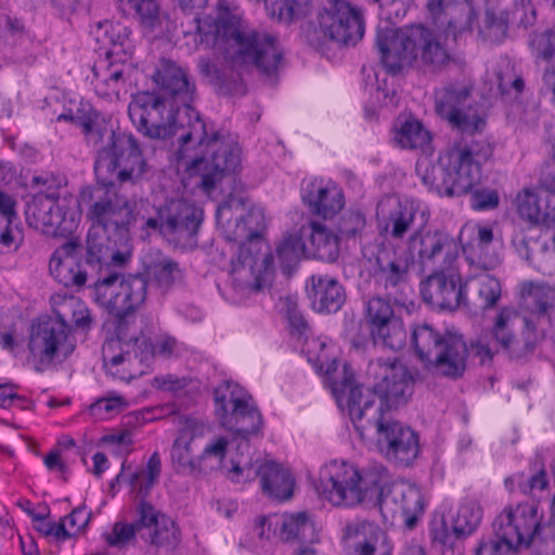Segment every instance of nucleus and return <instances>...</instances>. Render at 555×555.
<instances>
[{
  "label": "nucleus",
  "instance_id": "obj_1",
  "mask_svg": "<svg viewBox=\"0 0 555 555\" xmlns=\"http://www.w3.org/2000/svg\"><path fill=\"white\" fill-rule=\"evenodd\" d=\"M154 81L168 98L154 92L133 94L128 104L129 117L138 131L151 139L177 135V158H186L192 139L205 137V121L192 106L195 82L188 69L170 60L160 62Z\"/></svg>",
  "mask_w": 555,
  "mask_h": 555
},
{
  "label": "nucleus",
  "instance_id": "obj_2",
  "mask_svg": "<svg viewBox=\"0 0 555 555\" xmlns=\"http://www.w3.org/2000/svg\"><path fill=\"white\" fill-rule=\"evenodd\" d=\"M317 491L334 506L353 507L365 501L378 504L385 517L400 516L413 528L424 512L420 489L406 481L385 485L373 472L362 474L347 461L325 463L315 482Z\"/></svg>",
  "mask_w": 555,
  "mask_h": 555
},
{
  "label": "nucleus",
  "instance_id": "obj_3",
  "mask_svg": "<svg viewBox=\"0 0 555 555\" xmlns=\"http://www.w3.org/2000/svg\"><path fill=\"white\" fill-rule=\"evenodd\" d=\"M79 204L91 222L87 236V262L106 261L125 264L128 256L118 249L129 238L130 229H144L145 212L154 207L142 198H128L113 184L87 186L81 190Z\"/></svg>",
  "mask_w": 555,
  "mask_h": 555
},
{
  "label": "nucleus",
  "instance_id": "obj_4",
  "mask_svg": "<svg viewBox=\"0 0 555 555\" xmlns=\"http://www.w3.org/2000/svg\"><path fill=\"white\" fill-rule=\"evenodd\" d=\"M85 115L78 116L79 128L88 145L96 147L94 172L98 179L115 177L120 184H137L150 171L141 146L132 133L116 132L111 118L85 103Z\"/></svg>",
  "mask_w": 555,
  "mask_h": 555
},
{
  "label": "nucleus",
  "instance_id": "obj_5",
  "mask_svg": "<svg viewBox=\"0 0 555 555\" xmlns=\"http://www.w3.org/2000/svg\"><path fill=\"white\" fill-rule=\"evenodd\" d=\"M215 39L223 47L233 65L253 66L271 81L284 65L278 38L263 30L244 27L242 18L228 0L217 3Z\"/></svg>",
  "mask_w": 555,
  "mask_h": 555
},
{
  "label": "nucleus",
  "instance_id": "obj_6",
  "mask_svg": "<svg viewBox=\"0 0 555 555\" xmlns=\"http://www.w3.org/2000/svg\"><path fill=\"white\" fill-rule=\"evenodd\" d=\"M493 145L483 137H463L448 147L439 163H417L424 185L439 196L455 197L469 193L479 183L482 166L492 157Z\"/></svg>",
  "mask_w": 555,
  "mask_h": 555
},
{
  "label": "nucleus",
  "instance_id": "obj_7",
  "mask_svg": "<svg viewBox=\"0 0 555 555\" xmlns=\"http://www.w3.org/2000/svg\"><path fill=\"white\" fill-rule=\"evenodd\" d=\"M447 37L422 25L409 29L377 28L376 47L380 62L392 75L413 61H420L424 72L438 74L454 61L446 44Z\"/></svg>",
  "mask_w": 555,
  "mask_h": 555
},
{
  "label": "nucleus",
  "instance_id": "obj_8",
  "mask_svg": "<svg viewBox=\"0 0 555 555\" xmlns=\"http://www.w3.org/2000/svg\"><path fill=\"white\" fill-rule=\"evenodd\" d=\"M374 403L375 397L369 389L351 391L348 412L356 430L363 436L364 430L375 428L378 444L389 461L401 466L412 464L420 453L418 435L382 413V406Z\"/></svg>",
  "mask_w": 555,
  "mask_h": 555
},
{
  "label": "nucleus",
  "instance_id": "obj_9",
  "mask_svg": "<svg viewBox=\"0 0 555 555\" xmlns=\"http://www.w3.org/2000/svg\"><path fill=\"white\" fill-rule=\"evenodd\" d=\"M370 372L376 377H382L373 388L353 385L354 376L351 369L346 363L340 367L337 360H332L325 369V378L339 404L346 400L348 406V398L356 389H369L375 397V406H382V413H385V406L390 410L406 403L413 391V378L405 365L396 359H378L370 363Z\"/></svg>",
  "mask_w": 555,
  "mask_h": 555
},
{
  "label": "nucleus",
  "instance_id": "obj_10",
  "mask_svg": "<svg viewBox=\"0 0 555 555\" xmlns=\"http://www.w3.org/2000/svg\"><path fill=\"white\" fill-rule=\"evenodd\" d=\"M411 344L427 370L452 379L463 376L468 350L461 335L440 333L427 323L417 324L413 327Z\"/></svg>",
  "mask_w": 555,
  "mask_h": 555
},
{
  "label": "nucleus",
  "instance_id": "obj_11",
  "mask_svg": "<svg viewBox=\"0 0 555 555\" xmlns=\"http://www.w3.org/2000/svg\"><path fill=\"white\" fill-rule=\"evenodd\" d=\"M189 157L180 159L185 163L186 170L201 172V188L209 193L225 173L234 172L241 164V149L229 134L221 132L208 134L205 126L203 140L192 139L189 144Z\"/></svg>",
  "mask_w": 555,
  "mask_h": 555
},
{
  "label": "nucleus",
  "instance_id": "obj_12",
  "mask_svg": "<svg viewBox=\"0 0 555 555\" xmlns=\"http://www.w3.org/2000/svg\"><path fill=\"white\" fill-rule=\"evenodd\" d=\"M542 516L538 505L518 504L505 508L493 521L494 538L481 540L475 555H508L529 546L540 531Z\"/></svg>",
  "mask_w": 555,
  "mask_h": 555
},
{
  "label": "nucleus",
  "instance_id": "obj_13",
  "mask_svg": "<svg viewBox=\"0 0 555 555\" xmlns=\"http://www.w3.org/2000/svg\"><path fill=\"white\" fill-rule=\"evenodd\" d=\"M98 264L99 276L94 282V298L99 305L118 318H124L145 302L149 283L144 274L122 276L112 268V264L117 266L114 261Z\"/></svg>",
  "mask_w": 555,
  "mask_h": 555
},
{
  "label": "nucleus",
  "instance_id": "obj_14",
  "mask_svg": "<svg viewBox=\"0 0 555 555\" xmlns=\"http://www.w3.org/2000/svg\"><path fill=\"white\" fill-rule=\"evenodd\" d=\"M319 30L309 31L308 42L321 49L325 41L340 47H353L364 36L365 22L357 0H326L318 15Z\"/></svg>",
  "mask_w": 555,
  "mask_h": 555
},
{
  "label": "nucleus",
  "instance_id": "obj_15",
  "mask_svg": "<svg viewBox=\"0 0 555 555\" xmlns=\"http://www.w3.org/2000/svg\"><path fill=\"white\" fill-rule=\"evenodd\" d=\"M75 348V338L64 317L59 314L31 325L28 350L37 372L65 362Z\"/></svg>",
  "mask_w": 555,
  "mask_h": 555
},
{
  "label": "nucleus",
  "instance_id": "obj_16",
  "mask_svg": "<svg viewBox=\"0 0 555 555\" xmlns=\"http://www.w3.org/2000/svg\"><path fill=\"white\" fill-rule=\"evenodd\" d=\"M214 399L216 414L227 430L243 438L261 430L263 420L259 410L251 402V397L236 384L223 383L215 389Z\"/></svg>",
  "mask_w": 555,
  "mask_h": 555
},
{
  "label": "nucleus",
  "instance_id": "obj_17",
  "mask_svg": "<svg viewBox=\"0 0 555 555\" xmlns=\"http://www.w3.org/2000/svg\"><path fill=\"white\" fill-rule=\"evenodd\" d=\"M473 86L450 83L435 92V112L450 128L475 135L486 127V117L472 104Z\"/></svg>",
  "mask_w": 555,
  "mask_h": 555
},
{
  "label": "nucleus",
  "instance_id": "obj_18",
  "mask_svg": "<svg viewBox=\"0 0 555 555\" xmlns=\"http://www.w3.org/2000/svg\"><path fill=\"white\" fill-rule=\"evenodd\" d=\"M201 216L192 203L175 199L157 210L156 217L145 212L144 229L158 230L170 243L181 248H191L196 244V234Z\"/></svg>",
  "mask_w": 555,
  "mask_h": 555
},
{
  "label": "nucleus",
  "instance_id": "obj_19",
  "mask_svg": "<svg viewBox=\"0 0 555 555\" xmlns=\"http://www.w3.org/2000/svg\"><path fill=\"white\" fill-rule=\"evenodd\" d=\"M128 5L141 17L144 27L153 34L155 38H166L171 40L179 35L188 36L193 31H199V18L195 13H189V10L160 11L156 0H118Z\"/></svg>",
  "mask_w": 555,
  "mask_h": 555
},
{
  "label": "nucleus",
  "instance_id": "obj_20",
  "mask_svg": "<svg viewBox=\"0 0 555 555\" xmlns=\"http://www.w3.org/2000/svg\"><path fill=\"white\" fill-rule=\"evenodd\" d=\"M230 474L235 482L259 478L262 492L272 500L281 502L293 496L295 480L287 468L275 462L233 463Z\"/></svg>",
  "mask_w": 555,
  "mask_h": 555
},
{
  "label": "nucleus",
  "instance_id": "obj_21",
  "mask_svg": "<svg viewBox=\"0 0 555 555\" xmlns=\"http://www.w3.org/2000/svg\"><path fill=\"white\" fill-rule=\"evenodd\" d=\"M177 435L170 449V460L177 473L201 475L199 455L194 456L192 443L204 438L209 425L203 420L191 415L173 417Z\"/></svg>",
  "mask_w": 555,
  "mask_h": 555
},
{
  "label": "nucleus",
  "instance_id": "obj_22",
  "mask_svg": "<svg viewBox=\"0 0 555 555\" xmlns=\"http://www.w3.org/2000/svg\"><path fill=\"white\" fill-rule=\"evenodd\" d=\"M408 251L416 257L423 268L452 264L457 258L455 240L441 230L418 229L408 241Z\"/></svg>",
  "mask_w": 555,
  "mask_h": 555
},
{
  "label": "nucleus",
  "instance_id": "obj_23",
  "mask_svg": "<svg viewBox=\"0 0 555 555\" xmlns=\"http://www.w3.org/2000/svg\"><path fill=\"white\" fill-rule=\"evenodd\" d=\"M423 299L441 310H455L465 304V287L453 263L441 267L421 285Z\"/></svg>",
  "mask_w": 555,
  "mask_h": 555
},
{
  "label": "nucleus",
  "instance_id": "obj_24",
  "mask_svg": "<svg viewBox=\"0 0 555 555\" xmlns=\"http://www.w3.org/2000/svg\"><path fill=\"white\" fill-rule=\"evenodd\" d=\"M310 212L323 219L333 218L345 206L343 190L333 181L311 180L302 194Z\"/></svg>",
  "mask_w": 555,
  "mask_h": 555
},
{
  "label": "nucleus",
  "instance_id": "obj_25",
  "mask_svg": "<svg viewBox=\"0 0 555 555\" xmlns=\"http://www.w3.org/2000/svg\"><path fill=\"white\" fill-rule=\"evenodd\" d=\"M80 245L76 241H67L51 256L49 269L59 283L66 287H80L86 284L87 272L78 261Z\"/></svg>",
  "mask_w": 555,
  "mask_h": 555
},
{
  "label": "nucleus",
  "instance_id": "obj_26",
  "mask_svg": "<svg viewBox=\"0 0 555 555\" xmlns=\"http://www.w3.org/2000/svg\"><path fill=\"white\" fill-rule=\"evenodd\" d=\"M284 311L289 324L291 334L298 339H304L302 351L307 353L309 362L314 363L320 371L325 373L327 366V357L324 353L325 344L319 338L308 336L310 326L295 300L289 297L285 298Z\"/></svg>",
  "mask_w": 555,
  "mask_h": 555
},
{
  "label": "nucleus",
  "instance_id": "obj_27",
  "mask_svg": "<svg viewBox=\"0 0 555 555\" xmlns=\"http://www.w3.org/2000/svg\"><path fill=\"white\" fill-rule=\"evenodd\" d=\"M380 231L393 240H402L415 221V209L392 197L383 198L376 207Z\"/></svg>",
  "mask_w": 555,
  "mask_h": 555
},
{
  "label": "nucleus",
  "instance_id": "obj_28",
  "mask_svg": "<svg viewBox=\"0 0 555 555\" xmlns=\"http://www.w3.org/2000/svg\"><path fill=\"white\" fill-rule=\"evenodd\" d=\"M143 268L147 283L162 295L169 293L184 279V271L179 262L158 250L149 255Z\"/></svg>",
  "mask_w": 555,
  "mask_h": 555
},
{
  "label": "nucleus",
  "instance_id": "obj_29",
  "mask_svg": "<svg viewBox=\"0 0 555 555\" xmlns=\"http://www.w3.org/2000/svg\"><path fill=\"white\" fill-rule=\"evenodd\" d=\"M465 287V305L476 311H486L496 306L502 295L500 281L488 271L480 274L469 273Z\"/></svg>",
  "mask_w": 555,
  "mask_h": 555
},
{
  "label": "nucleus",
  "instance_id": "obj_30",
  "mask_svg": "<svg viewBox=\"0 0 555 555\" xmlns=\"http://www.w3.org/2000/svg\"><path fill=\"white\" fill-rule=\"evenodd\" d=\"M274 258L266 253L260 259L244 263L233 271L236 289L238 292L259 293L271 285L273 276Z\"/></svg>",
  "mask_w": 555,
  "mask_h": 555
},
{
  "label": "nucleus",
  "instance_id": "obj_31",
  "mask_svg": "<svg viewBox=\"0 0 555 555\" xmlns=\"http://www.w3.org/2000/svg\"><path fill=\"white\" fill-rule=\"evenodd\" d=\"M308 294L312 308L321 313L337 312L346 300L344 286L330 275L313 274Z\"/></svg>",
  "mask_w": 555,
  "mask_h": 555
},
{
  "label": "nucleus",
  "instance_id": "obj_32",
  "mask_svg": "<svg viewBox=\"0 0 555 555\" xmlns=\"http://www.w3.org/2000/svg\"><path fill=\"white\" fill-rule=\"evenodd\" d=\"M476 233V236L466 244H463V253L470 270L489 271L493 269L499 260L489 255L488 247L493 241V231L490 227L478 225L462 228L460 237L466 232Z\"/></svg>",
  "mask_w": 555,
  "mask_h": 555
},
{
  "label": "nucleus",
  "instance_id": "obj_33",
  "mask_svg": "<svg viewBox=\"0 0 555 555\" xmlns=\"http://www.w3.org/2000/svg\"><path fill=\"white\" fill-rule=\"evenodd\" d=\"M302 234L307 236V257L327 262L338 258L339 240L328 227L320 221H311L307 228H302Z\"/></svg>",
  "mask_w": 555,
  "mask_h": 555
},
{
  "label": "nucleus",
  "instance_id": "obj_34",
  "mask_svg": "<svg viewBox=\"0 0 555 555\" xmlns=\"http://www.w3.org/2000/svg\"><path fill=\"white\" fill-rule=\"evenodd\" d=\"M26 219L30 227L44 233L55 232L65 221L59 203L50 196L36 197L26 210Z\"/></svg>",
  "mask_w": 555,
  "mask_h": 555
},
{
  "label": "nucleus",
  "instance_id": "obj_35",
  "mask_svg": "<svg viewBox=\"0 0 555 555\" xmlns=\"http://www.w3.org/2000/svg\"><path fill=\"white\" fill-rule=\"evenodd\" d=\"M92 85L100 98L108 101L118 100L126 85L124 65L107 60L98 62L93 66Z\"/></svg>",
  "mask_w": 555,
  "mask_h": 555
},
{
  "label": "nucleus",
  "instance_id": "obj_36",
  "mask_svg": "<svg viewBox=\"0 0 555 555\" xmlns=\"http://www.w3.org/2000/svg\"><path fill=\"white\" fill-rule=\"evenodd\" d=\"M410 264L408 256L398 255L390 246H383L376 254L377 274L386 288L408 282Z\"/></svg>",
  "mask_w": 555,
  "mask_h": 555
},
{
  "label": "nucleus",
  "instance_id": "obj_37",
  "mask_svg": "<svg viewBox=\"0 0 555 555\" xmlns=\"http://www.w3.org/2000/svg\"><path fill=\"white\" fill-rule=\"evenodd\" d=\"M109 348L111 345L104 348V362L114 375L120 373L117 367L124 363L130 365L133 360H138L141 364H149L154 358V343L143 334L125 343L120 346V352L107 360L106 350Z\"/></svg>",
  "mask_w": 555,
  "mask_h": 555
},
{
  "label": "nucleus",
  "instance_id": "obj_38",
  "mask_svg": "<svg viewBox=\"0 0 555 555\" xmlns=\"http://www.w3.org/2000/svg\"><path fill=\"white\" fill-rule=\"evenodd\" d=\"M518 313L514 308L504 307L495 317L493 325V336L501 346L516 357H520L528 352H532L535 348V339H526L524 348H517V340L513 333L514 322L517 320Z\"/></svg>",
  "mask_w": 555,
  "mask_h": 555
},
{
  "label": "nucleus",
  "instance_id": "obj_39",
  "mask_svg": "<svg viewBox=\"0 0 555 555\" xmlns=\"http://www.w3.org/2000/svg\"><path fill=\"white\" fill-rule=\"evenodd\" d=\"M279 534L283 541L313 542L318 538L314 521L307 512L283 514Z\"/></svg>",
  "mask_w": 555,
  "mask_h": 555
},
{
  "label": "nucleus",
  "instance_id": "obj_40",
  "mask_svg": "<svg viewBox=\"0 0 555 555\" xmlns=\"http://www.w3.org/2000/svg\"><path fill=\"white\" fill-rule=\"evenodd\" d=\"M101 27H104L102 41L111 46L106 51L107 59L115 56L118 61L125 62L133 53L129 28L119 23H105Z\"/></svg>",
  "mask_w": 555,
  "mask_h": 555
},
{
  "label": "nucleus",
  "instance_id": "obj_41",
  "mask_svg": "<svg viewBox=\"0 0 555 555\" xmlns=\"http://www.w3.org/2000/svg\"><path fill=\"white\" fill-rule=\"evenodd\" d=\"M268 15L280 23L289 24L307 16L315 0H263Z\"/></svg>",
  "mask_w": 555,
  "mask_h": 555
},
{
  "label": "nucleus",
  "instance_id": "obj_42",
  "mask_svg": "<svg viewBox=\"0 0 555 555\" xmlns=\"http://www.w3.org/2000/svg\"><path fill=\"white\" fill-rule=\"evenodd\" d=\"M268 15L280 23L289 24L307 16L315 0H263Z\"/></svg>",
  "mask_w": 555,
  "mask_h": 555
},
{
  "label": "nucleus",
  "instance_id": "obj_43",
  "mask_svg": "<svg viewBox=\"0 0 555 555\" xmlns=\"http://www.w3.org/2000/svg\"><path fill=\"white\" fill-rule=\"evenodd\" d=\"M393 140L402 149L425 151L431 141L430 133L421 121L414 118L404 120L393 134Z\"/></svg>",
  "mask_w": 555,
  "mask_h": 555
},
{
  "label": "nucleus",
  "instance_id": "obj_44",
  "mask_svg": "<svg viewBox=\"0 0 555 555\" xmlns=\"http://www.w3.org/2000/svg\"><path fill=\"white\" fill-rule=\"evenodd\" d=\"M482 515L480 503L476 499L465 498L452 519L454 532L459 535H470L479 527Z\"/></svg>",
  "mask_w": 555,
  "mask_h": 555
},
{
  "label": "nucleus",
  "instance_id": "obj_45",
  "mask_svg": "<svg viewBox=\"0 0 555 555\" xmlns=\"http://www.w3.org/2000/svg\"><path fill=\"white\" fill-rule=\"evenodd\" d=\"M370 335L375 344H380L391 350H400L406 341V331L400 317L370 330Z\"/></svg>",
  "mask_w": 555,
  "mask_h": 555
},
{
  "label": "nucleus",
  "instance_id": "obj_46",
  "mask_svg": "<svg viewBox=\"0 0 555 555\" xmlns=\"http://www.w3.org/2000/svg\"><path fill=\"white\" fill-rule=\"evenodd\" d=\"M141 539L156 548L172 551L180 543V532L176 524L162 515L160 522L147 532H142Z\"/></svg>",
  "mask_w": 555,
  "mask_h": 555
},
{
  "label": "nucleus",
  "instance_id": "obj_47",
  "mask_svg": "<svg viewBox=\"0 0 555 555\" xmlns=\"http://www.w3.org/2000/svg\"><path fill=\"white\" fill-rule=\"evenodd\" d=\"M508 29V14L504 10L488 8L483 17L478 23V34L485 40L491 43L502 41Z\"/></svg>",
  "mask_w": 555,
  "mask_h": 555
},
{
  "label": "nucleus",
  "instance_id": "obj_48",
  "mask_svg": "<svg viewBox=\"0 0 555 555\" xmlns=\"http://www.w3.org/2000/svg\"><path fill=\"white\" fill-rule=\"evenodd\" d=\"M276 255L283 272L294 268L301 256L307 257L306 243L302 241V235L288 234L284 236L276 247Z\"/></svg>",
  "mask_w": 555,
  "mask_h": 555
},
{
  "label": "nucleus",
  "instance_id": "obj_49",
  "mask_svg": "<svg viewBox=\"0 0 555 555\" xmlns=\"http://www.w3.org/2000/svg\"><path fill=\"white\" fill-rule=\"evenodd\" d=\"M540 244L538 231L533 225L515 228L512 245L516 253L530 264L533 261L534 255H537Z\"/></svg>",
  "mask_w": 555,
  "mask_h": 555
},
{
  "label": "nucleus",
  "instance_id": "obj_50",
  "mask_svg": "<svg viewBox=\"0 0 555 555\" xmlns=\"http://www.w3.org/2000/svg\"><path fill=\"white\" fill-rule=\"evenodd\" d=\"M505 485L509 487L511 491L518 490L526 495H535L538 491H543L547 488L548 481L544 468H540L535 474L530 477L525 473H517L505 480Z\"/></svg>",
  "mask_w": 555,
  "mask_h": 555
},
{
  "label": "nucleus",
  "instance_id": "obj_51",
  "mask_svg": "<svg viewBox=\"0 0 555 555\" xmlns=\"http://www.w3.org/2000/svg\"><path fill=\"white\" fill-rule=\"evenodd\" d=\"M541 205V191L534 192L531 189L525 188L515 197L518 215L528 221L530 225L539 224Z\"/></svg>",
  "mask_w": 555,
  "mask_h": 555
},
{
  "label": "nucleus",
  "instance_id": "obj_52",
  "mask_svg": "<svg viewBox=\"0 0 555 555\" xmlns=\"http://www.w3.org/2000/svg\"><path fill=\"white\" fill-rule=\"evenodd\" d=\"M395 317L397 315L395 314L393 307L390 301L380 296L372 297L365 304L364 318L369 330H372Z\"/></svg>",
  "mask_w": 555,
  "mask_h": 555
},
{
  "label": "nucleus",
  "instance_id": "obj_53",
  "mask_svg": "<svg viewBox=\"0 0 555 555\" xmlns=\"http://www.w3.org/2000/svg\"><path fill=\"white\" fill-rule=\"evenodd\" d=\"M229 441L225 437H218L209 442L199 454L201 475H207L215 469L225 457Z\"/></svg>",
  "mask_w": 555,
  "mask_h": 555
},
{
  "label": "nucleus",
  "instance_id": "obj_54",
  "mask_svg": "<svg viewBox=\"0 0 555 555\" xmlns=\"http://www.w3.org/2000/svg\"><path fill=\"white\" fill-rule=\"evenodd\" d=\"M266 227L264 211L260 207H251L237 223V230L244 231L246 240L250 242L255 238H259Z\"/></svg>",
  "mask_w": 555,
  "mask_h": 555
},
{
  "label": "nucleus",
  "instance_id": "obj_55",
  "mask_svg": "<svg viewBox=\"0 0 555 555\" xmlns=\"http://www.w3.org/2000/svg\"><path fill=\"white\" fill-rule=\"evenodd\" d=\"M126 406L127 401L121 396H107L91 403L89 413L95 420H107L124 411Z\"/></svg>",
  "mask_w": 555,
  "mask_h": 555
},
{
  "label": "nucleus",
  "instance_id": "obj_56",
  "mask_svg": "<svg viewBox=\"0 0 555 555\" xmlns=\"http://www.w3.org/2000/svg\"><path fill=\"white\" fill-rule=\"evenodd\" d=\"M137 532L135 525L117 521L104 538L107 545L121 550L134 543Z\"/></svg>",
  "mask_w": 555,
  "mask_h": 555
},
{
  "label": "nucleus",
  "instance_id": "obj_57",
  "mask_svg": "<svg viewBox=\"0 0 555 555\" xmlns=\"http://www.w3.org/2000/svg\"><path fill=\"white\" fill-rule=\"evenodd\" d=\"M530 46L537 59L545 62L555 61V31L547 29L533 34Z\"/></svg>",
  "mask_w": 555,
  "mask_h": 555
},
{
  "label": "nucleus",
  "instance_id": "obj_58",
  "mask_svg": "<svg viewBox=\"0 0 555 555\" xmlns=\"http://www.w3.org/2000/svg\"><path fill=\"white\" fill-rule=\"evenodd\" d=\"M531 266L544 275L555 273V234L548 242L540 244Z\"/></svg>",
  "mask_w": 555,
  "mask_h": 555
},
{
  "label": "nucleus",
  "instance_id": "obj_59",
  "mask_svg": "<svg viewBox=\"0 0 555 555\" xmlns=\"http://www.w3.org/2000/svg\"><path fill=\"white\" fill-rule=\"evenodd\" d=\"M429 535L433 545L440 547L442 552L456 548L461 539L466 538L465 535L456 534L453 528L452 532H450L444 521L434 525L430 528Z\"/></svg>",
  "mask_w": 555,
  "mask_h": 555
},
{
  "label": "nucleus",
  "instance_id": "obj_60",
  "mask_svg": "<svg viewBox=\"0 0 555 555\" xmlns=\"http://www.w3.org/2000/svg\"><path fill=\"white\" fill-rule=\"evenodd\" d=\"M529 296L532 300L531 310L539 317L547 315L555 306V291L551 287L535 286Z\"/></svg>",
  "mask_w": 555,
  "mask_h": 555
},
{
  "label": "nucleus",
  "instance_id": "obj_61",
  "mask_svg": "<svg viewBox=\"0 0 555 555\" xmlns=\"http://www.w3.org/2000/svg\"><path fill=\"white\" fill-rule=\"evenodd\" d=\"M17 220L18 216L0 221V245L3 247L10 248L14 246V248H17L21 245L23 234Z\"/></svg>",
  "mask_w": 555,
  "mask_h": 555
},
{
  "label": "nucleus",
  "instance_id": "obj_62",
  "mask_svg": "<svg viewBox=\"0 0 555 555\" xmlns=\"http://www.w3.org/2000/svg\"><path fill=\"white\" fill-rule=\"evenodd\" d=\"M366 225V219L361 212H349L339 222V232L343 237L356 238L360 236Z\"/></svg>",
  "mask_w": 555,
  "mask_h": 555
},
{
  "label": "nucleus",
  "instance_id": "obj_63",
  "mask_svg": "<svg viewBox=\"0 0 555 555\" xmlns=\"http://www.w3.org/2000/svg\"><path fill=\"white\" fill-rule=\"evenodd\" d=\"M138 514L139 519L132 524L137 526L138 532H147L160 522L162 515L147 502L140 503Z\"/></svg>",
  "mask_w": 555,
  "mask_h": 555
},
{
  "label": "nucleus",
  "instance_id": "obj_64",
  "mask_svg": "<svg viewBox=\"0 0 555 555\" xmlns=\"http://www.w3.org/2000/svg\"><path fill=\"white\" fill-rule=\"evenodd\" d=\"M539 224L547 228L555 225V194L541 193Z\"/></svg>",
  "mask_w": 555,
  "mask_h": 555
}]
</instances>
